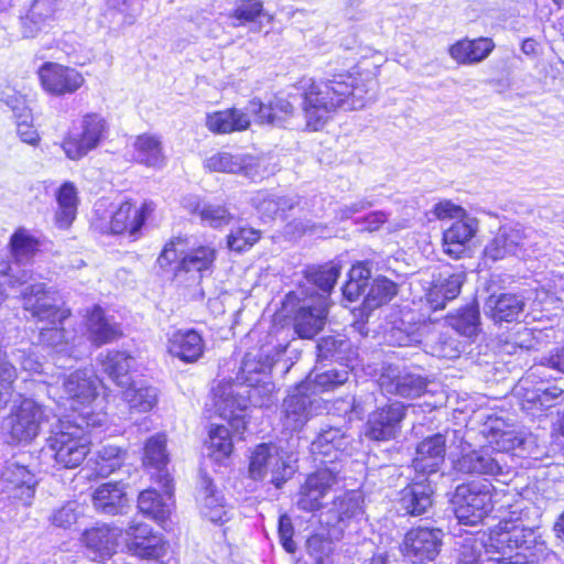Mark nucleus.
Wrapping results in <instances>:
<instances>
[{"label": "nucleus", "mask_w": 564, "mask_h": 564, "mask_svg": "<svg viewBox=\"0 0 564 564\" xmlns=\"http://www.w3.org/2000/svg\"><path fill=\"white\" fill-rule=\"evenodd\" d=\"M187 235L167 238L154 261L156 274L181 290L198 288L203 279L213 273L219 256L213 242H203L187 249Z\"/></svg>", "instance_id": "nucleus-1"}, {"label": "nucleus", "mask_w": 564, "mask_h": 564, "mask_svg": "<svg viewBox=\"0 0 564 564\" xmlns=\"http://www.w3.org/2000/svg\"><path fill=\"white\" fill-rule=\"evenodd\" d=\"M214 403L218 416L226 421L231 430L223 424H212L208 429L209 455L217 462L230 457L234 452L232 435L242 437L249 424L247 404L240 400L238 394L226 393L224 387H219L214 393Z\"/></svg>", "instance_id": "nucleus-2"}, {"label": "nucleus", "mask_w": 564, "mask_h": 564, "mask_svg": "<svg viewBox=\"0 0 564 564\" xmlns=\"http://www.w3.org/2000/svg\"><path fill=\"white\" fill-rule=\"evenodd\" d=\"M83 426L67 416L59 417L48 431L45 447L59 469L79 467L91 452V438Z\"/></svg>", "instance_id": "nucleus-3"}, {"label": "nucleus", "mask_w": 564, "mask_h": 564, "mask_svg": "<svg viewBox=\"0 0 564 564\" xmlns=\"http://www.w3.org/2000/svg\"><path fill=\"white\" fill-rule=\"evenodd\" d=\"M539 543L533 528L524 525L520 519L503 518L489 529L485 550L491 560L505 563L527 558V553Z\"/></svg>", "instance_id": "nucleus-4"}, {"label": "nucleus", "mask_w": 564, "mask_h": 564, "mask_svg": "<svg viewBox=\"0 0 564 564\" xmlns=\"http://www.w3.org/2000/svg\"><path fill=\"white\" fill-rule=\"evenodd\" d=\"M156 203L151 199L139 203L132 197H126L112 210L101 232L137 241L142 237L148 221L154 217Z\"/></svg>", "instance_id": "nucleus-5"}, {"label": "nucleus", "mask_w": 564, "mask_h": 564, "mask_svg": "<svg viewBox=\"0 0 564 564\" xmlns=\"http://www.w3.org/2000/svg\"><path fill=\"white\" fill-rule=\"evenodd\" d=\"M48 420L47 408L43 403L28 397L20 398L4 420L10 443L13 445L32 443Z\"/></svg>", "instance_id": "nucleus-6"}, {"label": "nucleus", "mask_w": 564, "mask_h": 564, "mask_svg": "<svg viewBox=\"0 0 564 564\" xmlns=\"http://www.w3.org/2000/svg\"><path fill=\"white\" fill-rule=\"evenodd\" d=\"M495 486L467 481L458 485L453 496L454 513L460 524L477 525L494 510Z\"/></svg>", "instance_id": "nucleus-7"}, {"label": "nucleus", "mask_w": 564, "mask_h": 564, "mask_svg": "<svg viewBox=\"0 0 564 564\" xmlns=\"http://www.w3.org/2000/svg\"><path fill=\"white\" fill-rule=\"evenodd\" d=\"M108 124L97 113L85 115L64 134L59 147L70 161H80L106 139Z\"/></svg>", "instance_id": "nucleus-8"}, {"label": "nucleus", "mask_w": 564, "mask_h": 564, "mask_svg": "<svg viewBox=\"0 0 564 564\" xmlns=\"http://www.w3.org/2000/svg\"><path fill=\"white\" fill-rule=\"evenodd\" d=\"M39 479L28 466L12 463L0 470V496L9 505L29 507L32 505Z\"/></svg>", "instance_id": "nucleus-9"}, {"label": "nucleus", "mask_w": 564, "mask_h": 564, "mask_svg": "<svg viewBox=\"0 0 564 564\" xmlns=\"http://www.w3.org/2000/svg\"><path fill=\"white\" fill-rule=\"evenodd\" d=\"M63 390L67 399L72 402L70 408L83 419L86 426L99 427L105 424V413L86 410L98 398V391L95 382L77 370L65 377Z\"/></svg>", "instance_id": "nucleus-10"}, {"label": "nucleus", "mask_w": 564, "mask_h": 564, "mask_svg": "<svg viewBox=\"0 0 564 564\" xmlns=\"http://www.w3.org/2000/svg\"><path fill=\"white\" fill-rule=\"evenodd\" d=\"M284 318H290L295 334L301 339H312L323 330L326 319V307L302 306L301 297L295 291L285 294L281 303Z\"/></svg>", "instance_id": "nucleus-11"}, {"label": "nucleus", "mask_w": 564, "mask_h": 564, "mask_svg": "<svg viewBox=\"0 0 564 564\" xmlns=\"http://www.w3.org/2000/svg\"><path fill=\"white\" fill-rule=\"evenodd\" d=\"M124 546L139 560L161 561L167 553L169 542L149 524L131 521L124 529Z\"/></svg>", "instance_id": "nucleus-12"}, {"label": "nucleus", "mask_w": 564, "mask_h": 564, "mask_svg": "<svg viewBox=\"0 0 564 564\" xmlns=\"http://www.w3.org/2000/svg\"><path fill=\"white\" fill-rule=\"evenodd\" d=\"M36 75L43 91L53 97L74 95L85 85V77L78 69L57 62H44Z\"/></svg>", "instance_id": "nucleus-13"}, {"label": "nucleus", "mask_w": 564, "mask_h": 564, "mask_svg": "<svg viewBox=\"0 0 564 564\" xmlns=\"http://www.w3.org/2000/svg\"><path fill=\"white\" fill-rule=\"evenodd\" d=\"M408 406L400 401H389L372 410L365 423V436L375 442H387L397 437L406 417Z\"/></svg>", "instance_id": "nucleus-14"}, {"label": "nucleus", "mask_w": 564, "mask_h": 564, "mask_svg": "<svg viewBox=\"0 0 564 564\" xmlns=\"http://www.w3.org/2000/svg\"><path fill=\"white\" fill-rule=\"evenodd\" d=\"M441 529L426 525L410 528L401 542L402 555L413 563L423 564L434 561L443 544Z\"/></svg>", "instance_id": "nucleus-15"}, {"label": "nucleus", "mask_w": 564, "mask_h": 564, "mask_svg": "<svg viewBox=\"0 0 564 564\" xmlns=\"http://www.w3.org/2000/svg\"><path fill=\"white\" fill-rule=\"evenodd\" d=\"M337 481V471L328 467H321L308 474L299 490L297 508L304 512L319 510L324 497Z\"/></svg>", "instance_id": "nucleus-16"}, {"label": "nucleus", "mask_w": 564, "mask_h": 564, "mask_svg": "<svg viewBox=\"0 0 564 564\" xmlns=\"http://www.w3.org/2000/svg\"><path fill=\"white\" fill-rule=\"evenodd\" d=\"M84 327L88 341L97 348L116 343L124 336L121 324L109 316L99 304L86 310Z\"/></svg>", "instance_id": "nucleus-17"}, {"label": "nucleus", "mask_w": 564, "mask_h": 564, "mask_svg": "<svg viewBox=\"0 0 564 564\" xmlns=\"http://www.w3.org/2000/svg\"><path fill=\"white\" fill-rule=\"evenodd\" d=\"M478 230L477 221L473 218L456 219L442 234V250L453 260L468 256L470 242Z\"/></svg>", "instance_id": "nucleus-18"}, {"label": "nucleus", "mask_w": 564, "mask_h": 564, "mask_svg": "<svg viewBox=\"0 0 564 564\" xmlns=\"http://www.w3.org/2000/svg\"><path fill=\"white\" fill-rule=\"evenodd\" d=\"M46 294L44 285H31L22 295L24 310L37 321L47 323L51 329H56L70 317L72 311L68 307L40 303V300Z\"/></svg>", "instance_id": "nucleus-19"}, {"label": "nucleus", "mask_w": 564, "mask_h": 564, "mask_svg": "<svg viewBox=\"0 0 564 564\" xmlns=\"http://www.w3.org/2000/svg\"><path fill=\"white\" fill-rule=\"evenodd\" d=\"M166 350L184 364H195L204 356L205 340L194 328L176 329L167 338Z\"/></svg>", "instance_id": "nucleus-20"}, {"label": "nucleus", "mask_w": 564, "mask_h": 564, "mask_svg": "<svg viewBox=\"0 0 564 564\" xmlns=\"http://www.w3.org/2000/svg\"><path fill=\"white\" fill-rule=\"evenodd\" d=\"M446 440L442 434L425 437L416 446L412 467L417 475L427 477L436 473L445 462Z\"/></svg>", "instance_id": "nucleus-21"}, {"label": "nucleus", "mask_w": 564, "mask_h": 564, "mask_svg": "<svg viewBox=\"0 0 564 564\" xmlns=\"http://www.w3.org/2000/svg\"><path fill=\"white\" fill-rule=\"evenodd\" d=\"M496 44L489 36L475 39L462 37L452 43L447 53L457 65H476L487 59L495 51Z\"/></svg>", "instance_id": "nucleus-22"}, {"label": "nucleus", "mask_w": 564, "mask_h": 564, "mask_svg": "<svg viewBox=\"0 0 564 564\" xmlns=\"http://www.w3.org/2000/svg\"><path fill=\"white\" fill-rule=\"evenodd\" d=\"M486 315L495 324L514 323L523 314L525 300L519 293H492L486 300Z\"/></svg>", "instance_id": "nucleus-23"}, {"label": "nucleus", "mask_w": 564, "mask_h": 564, "mask_svg": "<svg viewBox=\"0 0 564 564\" xmlns=\"http://www.w3.org/2000/svg\"><path fill=\"white\" fill-rule=\"evenodd\" d=\"M465 278V273L460 271L453 272L443 279L433 280L424 294L430 310L433 312L442 311L448 302L457 299L462 292Z\"/></svg>", "instance_id": "nucleus-24"}, {"label": "nucleus", "mask_w": 564, "mask_h": 564, "mask_svg": "<svg viewBox=\"0 0 564 564\" xmlns=\"http://www.w3.org/2000/svg\"><path fill=\"white\" fill-rule=\"evenodd\" d=\"M434 490L427 477L412 479L400 491V503L411 517L424 514L433 505Z\"/></svg>", "instance_id": "nucleus-25"}, {"label": "nucleus", "mask_w": 564, "mask_h": 564, "mask_svg": "<svg viewBox=\"0 0 564 564\" xmlns=\"http://www.w3.org/2000/svg\"><path fill=\"white\" fill-rule=\"evenodd\" d=\"M104 372L121 389L131 386L137 371L134 356L127 350L111 349L100 360Z\"/></svg>", "instance_id": "nucleus-26"}, {"label": "nucleus", "mask_w": 564, "mask_h": 564, "mask_svg": "<svg viewBox=\"0 0 564 564\" xmlns=\"http://www.w3.org/2000/svg\"><path fill=\"white\" fill-rule=\"evenodd\" d=\"M55 200L54 224L61 230H68L77 218L80 203L76 185L70 181L63 182L55 192Z\"/></svg>", "instance_id": "nucleus-27"}, {"label": "nucleus", "mask_w": 564, "mask_h": 564, "mask_svg": "<svg viewBox=\"0 0 564 564\" xmlns=\"http://www.w3.org/2000/svg\"><path fill=\"white\" fill-rule=\"evenodd\" d=\"M446 324L460 336L477 337L481 332L480 305L476 297L445 316Z\"/></svg>", "instance_id": "nucleus-28"}, {"label": "nucleus", "mask_w": 564, "mask_h": 564, "mask_svg": "<svg viewBox=\"0 0 564 564\" xmlns=\"http://www.w3.org/2000/svg\"><path fill=\"white\" fill-rule=\"evenodd\" d=\"M312 392L300 388V382L294 386L292 393L283 400L284 424L293 430L301 429L310 419Z\"/></svg>", "instance_id": "nucleus-29"}, {"label": "nucleus", "mask_w": 564, "mask_h": 564, "mask_svg": "<svg viewBox=\"0 0 564 564\" xmlns=\"http://www.w3.org/2000/svg\"><path fill=\"white\" fill-rule=\"evenodd\" d=\"M119 533L107 524L86 529L82 535L85 547L100 560L109 558L116 553Z\"/></svg>", "instance_id": "nucleus-30"}, {"label": "nucleus", "mask_w": 564, "mask_h": 564, "mask_svg": "<svg viewBox=\"0 0 564 564\" xmlns=\"http://www.w3.org/2000/svg\"><path fill=\"white\" fill-rule=\"evenodd\" d=\"M91 501L96 510L117 516L128 507V496L124 486L118 481H109L98 486L91 495Z\"/></svg>", "instance_id": "nucleus-31"}, {"label": "nucleus", "mask_w": 564, "mask_h": 564, "mask_svg": "<svg viewBox=\"0 0 564 564\" xmlns=\"http://www.w3.org/2000/svg\"><path fill=\"white\" fill-rule=\"evenodd\" d=\"M205 169L209 172L250 174L258 167V159L251 154L234 155L229 152H218L206 159Z\"/></svg>", "instance_id": "nucleus-32"}, {"label": "nucleus", "mask_w": 564, "mask_h": 564, "mask_svg": "<svg viewBox=\"0 0 564 564\" xmlns=\"http://www.w3.org/2000/svg\"><path fill=\"white\" fill-rule=\"evenodd\" d=\"M564 400V389L553 384L544 390L529 391L527 390L521 399L522 410L531 415H545L546 412L561 404Z\"/></svg>", "instance_id": "nucleus-33"}, {"label": "nucleus", "mask_w": 564, "mask_h": 564, "mask_svg": "<svg viewBox=\"0 0 564 564\" xmlns=\"http://www.w3.org/2000/svg\"><path fill=\"white\" fill-rule=\"evenodd\" d=\"M206 126L216 134H228L247 130L250 127V119L239 108H224L209 113Z\"/></svg>", "instance_id": "nucleus-34"}, {"label": "nucleus", "mask_w": 564, "mask_h": 564, "mask_svg": "<svg viewBox=\"0 0 564 564\" xmlns=\"http://www.w3.org/2000/svg\"><path fill=\"white\" fill-rule=\"evenodd\" d=\"M456 468L464 474H478L499 476L502 471L500 463L487 451H470L462 454L457 459Z\"/></svg>", "instance_id": "nucleus-35"}, {"label": "nucleus", "mask_w": 564, "mask_h": 564, "mask_svg": "<svg viewBox=\"0 0 564 564\" xmlns=\"http://www.w3.org/2000/svg\"><path fill=\"white\" fill-rule=\"evenodd\" d=\"M133 160L148 167L161 166L165 156L159 135L151 133L138 134L132 142Z\"/></svg>", "instance_id": "nucleus-36"}, {"label": "nucleus", "mask_w": 564, "mask_h": 564, "mask_svg": "<svg viewBox=\"0 0 564 564\" xmlns=\"http://www.w3.org/2000/svg\"><path fill=\"white\" fill-rule=\"evenodd\" d=\"M399 293V285L384 275H377L365 294L361 307L372 312L390 303Z\"/></svg>", "instance_id": "nucleus-37"}, {"label": "nucleus", "mask_w": 564, "mask_h": 564, "mask_svg": "<svg viewBox=\"0 0 564 564\" xmlns=\"http://www.w3.org/2000/svg\"><path fill=\"white\" fill-rule=\"evenodd\" d=\"M8 249L15 262H29L41 251V240L29 229L18 227L9 239Z\"/></svg>", "instance_id": "nucleus-38"}, {"label": "nucleus", "mask_w": 564, "mask_h": 564, "mask_svg": "<svg viewBox=\"0 0 564 564\" xmlns=\"http://www.w3.org/2000/svg\"><path fill=\"white\" fill-rule=\"evenodd\" d=\"M371 278V262L370 261H356L347 273V280L344 283L341 291L343 295L349 302L357 301L364 295L367 286L370 285Z\"/></svg>", "instance_id": "nucleus-39"}, {"label": "nucleus", "mask_w": 564, "mask_h": 564, "mask_svg": "<svg viewBox=\"0 0 564 564\" xmlns=\"http://www.w3.org/2000/svg\"><path fill=\"white\" fill-rule=\"evenodd\" d=\"M348 377V371H339L335 369L317 373L313 379H311V373H308L302 381H300V388L311 391L312 394L325 393L346 383Z\"/></svg>", "instance_id": "nucleus-40"}, {"label": "nucleus", "mask_w": 564, "mask_h": 564, "mask_svg": "<svg viewBox=\"0 0 564 564\" xmlns=\"http://www.w3.org/2000/svg\"><path fill=\"white\" fill-rule=\"evenodd\" d=\"M262 237V230L243 225L231 229L226 235L225 242L230 252L241 254L251 250Z\"/></svg>", "instance_id": "nucleus-41"}, {"label": "nucleus", "mask_w": 564, "mask_h": 564, "mask_svg": "<svg viewBox=\"0 0 564 564\" xmlns=\"http://www.w3.org/2000/svg\"><path fill=\"white\" fill-rule=\"evenodd\" d=\"M123 400L128 403L131 412L147 413L156 405V391L151 386H141L135 388L133 382L131 386L122 389Z\"/></svg>", "instance_id": "nucleus-42"}, {"label": "nucleus", "mask_w": 564, "mask_h": 564, "mask_svg": "<svg viewBox=\"0 0 564 564\" xmlns=\"http://www.w3.org/2000/svg\"><path fill=\"white\" fill-rule=\"evenodd\" d=\"M265 14L262 0H236L235 7L228 13L234 26L258 22Z\"/></svg>", "instance_id": "nucleus-43"}, {"label": "nucleus", "mask_w": 564, "mask_h": 564, "mask_svg": "<svg viewBox=\"0 0 564 564\" xmlns=\"http://www.w3.org/2000/svg\"><path fill=\"white\" fill-rule=\"evenodd\" d=\"M167 462L169 455L166 453V435L164 433H158L149 437L143 447V466L163 469Z\"/></svg>", "instance_id": "nucleus-44"}, {"label": "nucleus", "mask_w": 564, "mask_h": 564, "mask_svg": "<svg viewBox=\"0 0 564 564\" xmlns=\"http://www.w3.org/2000/svg\"><path fill=\"white\" fill-rule=\"evenodd\" d=\"M193 214L199 218L203 224L219 229L228 226L234 220V215L226 204H204L196 205Z\"/></svg>", "instance_id": "nucleus-45"}, {"label": "nucleus", "mask_w": 564, "mask_h": 564, "mask_svg": "<svg viewBox=\"0 0 564 564\" xmlns=\"http://www.w3.org/2000/svg\"><path fill=\"white\" fill-rule=\"evenodd\" d=\"M138 509L141 513L156 521H164L169 516V511L161 495L152 488L144 489L139 494Z\"/></svg>", "instance_id": "nucleus-46"}, {"label": "nucleus", "mask_w": 564, "mask_h": 564, "mask_svg": "<svg viewBox=\"0 0 564 564\" xmlns=\"http://www.w3.org/2000/svg\"><path fill=\"white\" fill-rule=\"evenodd\" d=\"M518 243L507 231H498L482 251L485 259L498 261L513 253Z\"/></svg>", "instance_id": "nucleus-47"}, {"label": "nucleus", "mask_w": 564, "mask_h": 564, "mask_svg": "<svg viewBox=\"0 0 564 564\" xmlns=\"http://www.w3.org/2000/svg\"><path fill=\"white\" fill-rule=\"evenodd\" d=\"M124 451L117 446H104L96 456L97 473L106 477L119 469L123 463Z\"/></svg>", "instance_id": "nucleus-48"}, {"label": "nucleus", "mask_w": 564, "mask_h": 564, "mask_svg": "<svg viewBox=\"0 0 564 564\" xmlns=\"http://www.w3.org/2000/svg\"><path fill=\"white\" fill-rule=\"evenodd\" d=\"M427 380L421 376L408 373L395 380V393L402 398L414 399L426 392Z\"/></svg>", "instance_id": "nucleus-49"}, {"label": "nucleus", "mask_w": 564, "mask_h": 564, "mask_svg": "<svg viewBox=\"0 0 564 564\" xmlns=\"http://www.w3.org/2000/svg\"><path fill=\"white\" fill-rule=\"evenodd\" d=\"M271 444L260 443L256 445L249 459L248 471L253 480H262L267 475L268 463L271 457Z\"/></svg>", "instance_id": "nucleus-50"}, {"label": "nucleus", "mask_w": 564, "mask_h": 564, "mask_svg": "<svg viewBox=\"0 0 564 564\" xmlns=\"http://www.w3.org/2000/svg\"><path fill=\"white\" fill-rule=\"evenodd\" d=\"M247 380L249 381L247 399L238 395L242 402H245L247 405L248 402H254L259 403V405H264L271 400L274 392V383L268 378V376H263L262 378L257 379L254 382H251L250 379Z\"/></svg>", "instance_id": "nucleus-51"}, {"label": "nucleus", "mask_w": 564, "mask_h": 564, "mask_svg": "<svg viewBox=\"0 0 564 564\" xmlns=\"http://www.w3.org/2000/svg\"><path fill=\"white\" fill-rule=\"evenodd\" d=\"M340 275V269L336 265H319L311 272V282L319 290L329 293L334 289Z\"/></svg>", "instance_id": "nucleus-52"}, {"label": "nucleus", "mask_w": 564, "mask_h": 564, "mask_svg": "<svg viewBox=\"0 0 564 564\" xmlns=\"http://www.w3.org/2000/svg\"><path fill=\"white\" fill-rule=\"evenodd\" d=\"M18 370L10 361L0 362V401L7 403L15 390Z\"/></svg>", "instance_id": "nucleus-53"}, {"label": "nucleus", "mask_w": 564, "mask_h": 564, "mask_svg": "<svg viewBox=\"0 0 564 564\" xmlns=\"http://www.w3.org/2000/svg\"><path fill=\"white\" fill-rule=\"evenodd\" d=\"M17 132L25 143L36 145L40 142V135L32 122L30 108H22V111L17 115Z\"/></svg>", "instance_id": "nucleus-54"}, {"label": "nucleus", "mask_w": 564, "mask_h": 564, "mask_svg": "<svg viewBox=\"0 0 564 564\" xmlns=\"http://www.w3.org/2000/svg\"><path fill=\"white\" fill-rule=\"evenodd\" d=\"M432 213L438 220L463 219L467 217L465 208L449 199H442L437 202L433 206Z\"/></svg>", "instance_id": "nucleus-55"}, {"label": "nucleus", "mask_w": 564, "mask_h": 564, "mask_svg": "<svg viewBox=\"0 0 564 564\" xmlns=\"http://www.w3.org/2000/svg\"><path fill=\"white\" fill-rule=\"evenodd\" d=\"M278 533L282 547L288 553L293 554L296 550V545L293 540L294 527L291 518L286 513L279 517Z\"/></svg>", "instance_id": "nucleus-56"}, {"label": "nucleus", "mask_w": 564, "mask_h": 564, "mask_svg": "<svg viewBox=\"0 0 564 564\" xmlns=\"http://www.w3.org/2000/svg\"><path fill=\"white\" fill-rule=\"evenodd\" d=\"M344 341L334 336H324L317 343V356L319 359H328L341 350Z\"/></svg>", "instance_id": "nucleus-57"}, {"label": "nucleus", "mask_w": 564, "mask_h": 564, "mask_svg": "<svg viewBox=\"0 0 564 564\" xmlns=\"http://www.w3.org/2000/svg\"><path fill=\"white\" fill-rule=\"evenodd\" d=\"M305 109V120H306V130L308 131H319L324 128L326 122L328 121L327 116H323L318 113L317 110L319 108H304Z\"/></svg>", "instance_id": "nucleus-58"}, {"label": "nucleus", "mask_w": 564, "mask_h": 564, "mask_svg": "<svg viewBox=\"0 0 564 564\" xmlns=\"http://www.w3.org/2000/svg\"><path fill=\"white\" fill-rule=\"evenodd\" d=\"M75 521L76 514L74 513L73 510L67 508L57 509L51 518L52 524L57 528H68Z\"/></svg>", "instance_id": "nucleus-59"}, {"label": "nucleus", "mask_w": 564, "mask_h": 564, "mask_svg": "<svg viewBox=\"0 0 564 564\" xmlns=\"http://www.w3.org/2000/svg\"><path fill=\"white\" fill-rule=\"evenodd\" d=\"M547 364L551 368L564 372V346L550 355Z\"/></svg>", "instance_id": "nucleus-60"}, {"label": "nucleus", "mask_w": 564, "mask_h": 564, "mask_svg": "<svg viewBox=\"0 0 564 564\" xmlns=\"http://www.w3.org/2000/svg\"><path fill=\"white\" fill-rule=\"evenodd\" d=\"M106 4L110 11L122 12L129 6V0H106Z\"/></svg>", "instance_id": "nucleus-61"}, {"label": "nucleus", "mask_w": 564, "mask_h": 564, "mask_svg": "<svg viewBox=\"0 0 564 564\" xmlns=\"http://www.w3.org/2000/svg\"><path fill=\"white\" fill-rule=\"evenodd\" d=\"M555 535L564 541V512L557 518L553 528Z\"/></svg>", "instance_id": "nucleus-62"}, {"label": "nucleus", "mask_w": 564, "mask_h": 564, "mask_svg": "<svg viewBox=\"0 0 564 564\" xmlns=\"http://www.w3.org/2000/svg\"><path fill=\"white\" fill-rule=\"evenodd\" d=\"M457 564H480V561L478 556L463 554Z\"/></svg>", "instance_id": "nucleus-63"}, {"label": "nucleus", "mask_w": 564, "mask_h": 564, "mask_svg": "<svg viewBox=\"0 0 564 564\" xmlns=\"http://www.w3.org/2000/svg\"><path fill=\"white\" fill-rule=\"evenodd\" d=\"M387 562H388L387 555L381 554V553H375L369 558V563L368 564H387Z\"/></svg>", "instance_id": "nucleus-64"}]
</instances>
